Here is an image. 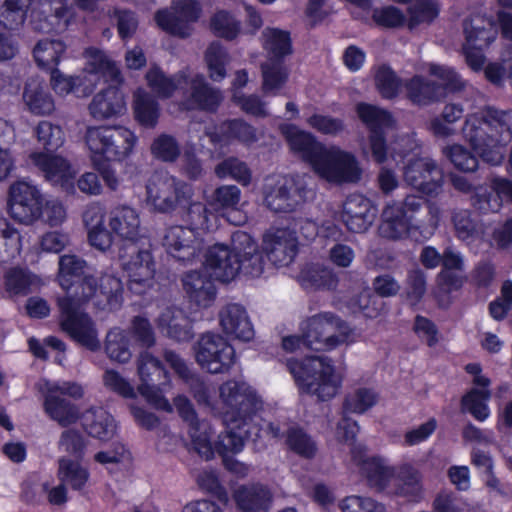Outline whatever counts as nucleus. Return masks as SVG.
Returning a JSON list of instances; mask_svg holds the SVG:
<instances>
[{
    "mask_svg": "<svg viewBox=\"0 0 512 512\" xmlns=\"http://www.w3.org/2000/svg\"><path fill=\"white\" fill-rule=\"evenodd\" d=\"M224 421L231 425L221 432L213 442L210 439L212 456H202L211 460L218 454L224 468L239 478L249 473V466L238 461L233 454L241 452L246 440L256 441L261 436L264 400L257 390L245 381L229 379L219 386Z\"/></svg>",
    "mask_w": 512,
    "mask_h": 512,
    "instance_id": "obj_1",
    "label": "nucleus"
},
{
    "mask_svg": "<svg viewBox=\"0 0 512 512\" xmlns=\"http://www.w3.org/2000/svg\"><path fill=\"white\" fill-rule=\"evenodd\" d=\"M462 133L484 162L498 166L504 160L503 148L512 140V110L486 106L466 117Z\"/></svg>",
    "mask_w": 512,
    "mask_h": 512,
    "instance_id": "obj_2",
    "label": "nucleus"
},
{
    "mask_svg": "<svg viewBox=\"0 0 512 512\" xmlns=\"http://www.w3.org/2000/svg\"><path fill=\"white\" fill-rule=\"evenodd\" d=\"M79 287L80 294L76 291L75 296L66 294L57 297V306L63 320H90L84 307L89 299L92 300L94 307L102 311H114L121 307L123 285L121 280L113 275L102 276L98 288L97 279L85 274Z\"/></svg>",
    "mask_w": 512,
    "mask_h": 512,
    "instance_id": "obj_3",
    "label": "nucleus"
},
{
    "mask_svg": "<svg viewBox=\"0 0 512 512\" xmlns=\"http://www.w3.org/2000/svg\"><path fill=\"white\" fill-rule=\"evenodd\" d=\"M287 368L294 377L300 394L315 397L317 402L333 399L342 386V377L336 373L334 362L328 356L290 358Z\"/></svg>",
    "mask_w": 512,
    "mask_h": 512,
    "instance_id": "obj_4",
    "label": "nucleus"
},
{
    "mask_svg": "<svg viewBox=\"0 0 512 512\" xmlns=\"http://www.w3.org/2000/svg\"><path fill=\"white\" fill-rule=\"evenodd\" d=\"M84 139L93 163L121 162L130 156L137 142L130 129L110 125L88 127Z\"/></svg>",
    "mask_w": 512,
    "mask_h": 512,
    "instance_id": "obj_5",
    "label": "nucleus"
},
{
    "mask_svg": "<svg viewBox=\"0 0 512 512\" xmlns=\"http://www.w3.org/2000/svg\"><path fill=\"white\" fill-rule=\"evenodd\" d=\"M192 197V186L167 171H155L147 180L146 202L158 213L185 208Z\"/></svg>",
    "mask_w": 512,
    "mask_h": 512,
    "instance_id": "obj_6",
    "label": "nucleus"
},
{
    "mask_svg": "<svg viewBox=\"0 0 512 512\" xmlns=\"http://www.w3.org/2000/svg\"><path fill=\"white\" fill-rule=\"evenodd\" d=\"M140 379L139 394L157 410L172 412L173 407L164 393L171 385L170 373L163 362L151 353H140L137 362Z\"/></svg>",
    "mask_w": 512,
    "mask_h": 512,
    "instance_id": "obj_7",
    "label": "nucleus"
},
{
    "mask_svg": "<svg viewBox=\"0 0 512 512\" xmlns=\"http://www.w3.org/2000/svg\"><path fill=\"white\" fill-rule=\"evenodd\" d=\"M426 203L425 198L416 194H408L401 201L388 202L381 213L379 235L388 240L408 237L412 230L419 228L414 223L415 216Z\"/></svg>",
    "mask_w": 512,
    "mask_h": 512,
    "instance_id": "obj_8",
    "label": "nucleus"
},
{
    "mask_svg": "<svg viewBox=\"0 0 512 512\" xmlns=\"http://www.w3.org/2000/svg\"><path fill=\"white\" fill-rule=\"evenodd\" d=\"M431 75L442 80L443 84L420 76L413 77L407 84V95L409 99L419 105H427L445 96V91L456 92L464 88L465 82L460 75L451 67L432 64Z\"/></svg>",
    "mask_w": 512,
    "mask_h": 512,
    "instance_id": "obj_9",
    "label": "nucleus"
},
{
    "mask_svg": "<svg viewBox=\"0 0 512 512\" xmlns=\"http://www.w3.org/2000/svg\"><path fill=\"white\" fill-rule=\"evenodd\" d=\"M197 364L210 374L228 373L236 361L235 348L219 334L207 332L194 345Z\"/></svg>",
    "mask_w": 512,
    "mask_h": 512,
    "instance_id": "obj_10",
    "label": "nucleus"
},
{
    "mask_svg": "<svg viewBox=\"0 0 512 512\" xmlns=\"http://www.w3.org/2000/svg\"><path fill=\"white\" fill-rule=\"evenodd\" d=\"M313 169L321 178L337 184L355 183L361 178L355 156L337 146H324Z\"/></svg>",
    "mask_w": 512,
    "mask_h": 512,
    "instance_id": "obj_11",
    "label": "nucleus"
},
{
    "mask_svg": "<svg viewBox=\"0 0 512 512\" xmlns=\"http://www.w3.org/2000/svg\"><path fill=\"white\" fill-rule=\"evenodd\" d=\"M119 259L128 275L129 290L143 294L152 285L155 274V262L148 248L139 243L124 244L119 250Z\"/></svg>",
    "mask_w": 512,
    "mask_h": 512,
    "instance_id": "obj_12",
    "label": "nucleus"
},
{
    "mask_svg": "<svg viewBox=\"0 0 512 512\" xmlns=\"http://www.w3.org/2000/svg\"><path fill=\"white\" fill-rule=\"evenodd\" d=\"M350 322H301L305 348L314 351H331L342 344L356 342V333Z\"/></svg>",
    "mask_w": 512,
    "mask_h": 512,
    "instance_id": "obj_13",
    "label": "nucleus"
},
{
    "mask_svg": "<svg viewBox=\"0 0 512 512\" xmlns=\"http://www.w3.org/2000/svg\"><path fill=\"white\" fill-rule=\"evenodd\" d=\"M44 196L40 189L28 180L12 183L8 191V211L19 223L30 225L42 217Z\"/></svg>",
    "mask_w": 512,
    "mask_h": 512,
    "instance_id": "obj_14",
    "label": "nucleus"
},
{
    "mask_svg": "<svg viewBox=\"0 0 512 512\" xmlns=\"http://www.w3.org/2000/svg\"><path fill=\"white\" fill-rule=\"evenodd\" d=\"M356 112L370 132L369 143L373 160L379 164L384 163L387 160L384 133L393 125L392 115L388 111L368 103L357 104Z\"/></svg>",
    "mask_w": 512,
    "mask_h": 512,
    "instance_id": "obj_15",
    "label": "nucleus"
},
{
    "mask_svg": "<svg viewBox=\"0 0 512 512\" xmlns=\"http://www.w3.org/2000/svg\"><path fill=\"white\" fill-rule=\"evenodd\" d=\"M179 96V105L185 110L214 112L222 101L220 90L211 87L203 75L187 72Z\"/></svg>",
    "mask_w": 512,
    "mask_h": 512,
    "instance_id": "obj_16",
    "label": "nucleus"
},
{
    "mask_svg": "<svg viewBox=\"0 0 512 512\" xmlns=\"http://www.w3.org/2000/svg\"><path fill=\"white\" fill-rule=\"evenodd\" d=\"M404 181L427 195H437L443 184V171L428 157H412L403 168Z\"/></svg>",
    "mask_w": 512,
    "mask_h": 512,
    "instance_id": "obj_17",
    "label": "nucleus"
},
{
    "mask_svg": "<svg viewBox=\"0 0 512 512\" xmlns=\"http://www.w3.org/2000/svg\"><path fill=\"white\" fill-rule=\"evenodd\" d=\"M313 196L301 179L283 178L269 188L265 194L266 206L276 212H291Z\"/></svg>",
    "mask_w": 512,
    "mask_h": 512,
    "instance_id": "obj_18",
    "label": "nucleus"
},
{
    "mask_svg": "<svg viewBox=\"0 0 512 512\" xmlns=\"http://www.w3.org/2000/svg\"><path fill=\"white\" fill-rule=\"evenodd\" d=\"M172 11L161 10L155 15L158 26L171 35L181 38L191 34V23L197 21L200 15L199 3L195 0H177L173 3Z\"/></svg>",
    "mask_w": 512,
    "mask_h": 512,
    "instance_id": "obj_19",
    "label": "nucleus"
},
{
    "mask_svg": "<svg viewBox=\"0 0 512 512\" xmlns=\"http://www.w3.org/2000/svg\"><path fill=\"white\" fill-rule=\"evenodd\" d=\"M162 246L174 259L191 263L202 250V240L195 229L182 225L167 228L162 237Z\"/></svg>",
    "mask_w": 512,
    "mask_h": 512,
    "instance_id": "obj_20",
    "label": "nucleus"
},
{
    "mask_svg": "<svg viewBox=\"0 0 512 512\" xmlns=\"http://www.w3.org/2000/svg\"><path fill=\"white\" fill-rule=\"evenodd\" d=\"M173 403L180 418L189 425V435L197 453L200 456L211 457L213 453L210 439L214 434L211 425L199 420L198 414L187 396L177 395L173 399Z\"/></svg>",
    "mask_w": 512,
    "mask_h": 512,
    "instance_id": "obj_21",
    "label": "nucleus"
},
{
    "mask_svg": "<svg viewBox=\"0 0 512 512\" xmlns=\"http://www.w3.org/2000/svg\"><path fill=\"white\" fill-rule=\"evenodd\" d=\"M232 244L238 253L239 274L250 278L261 276L264 271L265 260L257 242L251 235L244 231H237L232 234Z\"/></svg>",
    "mask_w": 512,
    "mask_h": 512,
    "instance_id": "obj_22",
    "label": "nucleus"
},
{
    "mask_svg": "<svg viewBox=\"0 0 512 512\" xmlns=\"http://www.w3.org/2000/svg\"><path fill=\"white\" fill-rule=\"evenodd\" d=\"M262 248L274 266H287L297 254L298 240L290 230L277 229L264 235Z\"/></svg>",
    "mask_w": 512,
    "mask_h": 512,
    "instance_id": "obj_23",
    "label": "nucleus"
},
{
    "mask_svg": "<svg viewBox=\"0 0 512 512\" xmlns=\"http://www.w3.org/2000/svg\"><path fill=\"white\" fill-rule=\"evenodd\" d=\"M377 209L366 197L353 194L346 198L341 212V220L347 229L363 233L373 224Z\"/></svg>",
    "mask_w": 512,
    "mask_h": 512,
    "instance_id": "obj_24",
    "label": "nucleus"
},
{
    "mask_svg": "<svg viewBox=\"0 0 512 512\" xmlns=\"http://www.w3.org/2000/svg\"><path fill=\"white\" fill-rule=\"evenodd\" d=\"M108 226L124 244L139 243L142 237L141 220L138 211L127 205H118L108 213Z\"/></svg>",
    "mask_w": 512,
    "mask_h": 512,
    "instance_id": "obj_25",
    "label": "nucleus"
},
{
    "mask_svg": "<svg viewBox=\"0 0 512 512\" xmlns=\"http://www.w3.org/2000/svg\"><path fill=\"white\" fill-rule=\"evenodd\" d=\"M233 248L223 244H215L208 248L205 253V268L211 272L217 280L221 282H230L239 275L237 266L238 253Z\"/></svg>",
    "mask_w": 512,
    "mask_h": 512,
    "instance_id": "obj_26",
    "label": "nucleus"
},
{
    "mask_svg": "<svg viewBox=\"0 0 512 512\" xmlns=\"http://www.w3.org/2000/svg\"><path fill=\"white\" fill-rule=\"evenodd\" d=\"M30 162L38 168L49 182L61 185V187L73 190V171L69 162L51 153L33 152L29 155Z\"/></svg>",
    "mask_w": 512,
    "mask_h": 512,
    "instance_id": "obj_27",
    "label": "nucleus"
},
{
    "mask_svg": "<svg viewBox=\"0 0 512 512\" xmlns=\"http://www.w3.org/2000/svg\"><path fill=\"white\" fill-rule=\"evenodd\" d=\"M182 285L189 301L199 308L209 307L216 299L215 284L205 272H187L182 278Z\"/></svg>",
    "mask_w": 512,
    "mask_h": 512,
    "instance_id": "obj_28",
    "label": "nucleus"
},
{
    "mask_svg": "<svg viewBox=\"0 0 512 512\" xmlns=\"http://www.w3.org/2000/svg\"><path fill=\"white\" fill-rule=\"evenodd\" d=\"M123 93L116 86H108L97 93L88 106L90 115L96 120H105L125 111Z\"/></svg>",
    "mask_w": 512,
    "mask_h": 512,
    "instance_id": "obj_29",
    "label": "nucleus"
},
{
    "mask_svg": "<svg viewBox=\"0 0 512 512\" xmlns=\"http://www.w3.org/2000/svg\"><path fill=\"white\" fill-rule=\"evenodd\" d=\"M43 409L61 427L75 424L81 416L78 406L59 395L55 389H49L44 395Z\"/></svg>",
    "mask_w": 512,
    "mask_h": 512,
    "instance_id": "obj_30",
    "label": "nucleus"
},
{
    "mask_svg": "<svg viewBox=\"0 0 512 512\" xmlns=\"http://www.w3.org/2000/svg\"><path fill=\"white\" fill-rule=\"evenodd\" d=\"M234 499L242 512H268L272 494L266 486L254 483L240 486L234 493Z\"/></svg>",
    "mask_w": 512,
    "mask_h": 512,
    "instance_id": "obj_31",
    "label": "nucleus"
},
{
    "mask_svg": "<svg viewBox=\"0 0 512 512\" xmlns=\"http://www.w3.org/2000/svg\"><path fill=\"white\" fill-rule=\"evenodd\" d=\"M283 134L289 144L290 149L299 154L311 166L322 152L324 145L317 142L315 137L294 125H288L283 128Z\"/></svg>",
    "mask_w": 512,
    "mask_h": 512,
    "instance_id": "obj_32",
    "label": "nucleus"
},
{
    "mask_svg": "<svg viewBox=\"0 0 512 512\" xmlns=\"http://www.w3.org/2000/svg\"><path fill=\"white\" fill-rule=\"evenodd\" d=\"M84 431L91 437L107 441L115 432L113 416L103 408H90L79 418Z\"/></svg>",
    "mask_w": 512,
    "mask_h": 512,
    "instance_id": "obj_33",
    "label": "nucleus"
},
{
    "mask_svg": "<svg viewBox=\"0 0 512 512\" xmlns=\"http://www.w3.org/2000/svg\"><path fill=\"white\" fill-rule=\"evenodd\" d=\"M23 101L29 112L37 116L50 115L55 110L52 95L44 83L38 79H30L26 82Z\"/></svg>",
    "mask_w": 512,
    "mask_h": 512,
    "instance_id": "obj_34",
    "label": "nucleus"
},
{
    "mask_svg": "<svg viewBox=\"0 0 512 512\" xmlns=\"http://www.w3.org/2000/svg\"><path fill=\"white\" fill-rule=\"evenodd\" d=\"M495 23L486 17L475 16L464 22L465 44L478 49L487 48L497 36Z\"/></svg>",
    "mask_w": 512,
    "mask_h": 512,
    "instance_id": "obj_35",
    "label": "nucleus"
},
{
    "mask_svg": "<svg viewBox=\"0 0 512 512\" xmlns=\"http://www.w3.org/2000/svg\"><path fill=\"white\" fill-rule=\"evenodd\" d=\"M491 397L490 386L472 387L460 399L461 412L470 414L478 422H484L491 415L489 407Z\"/></svg>",
    "mask_w": 512,
    "mask_h": 512,
    "instance_id": "obj_36",
    "label": "nucleus"
},
{
    "mask_svg": "<svg viewBox=\"0 0 512 512\" xmlns=\"http://www.w3.org/2000/svg\"><path fill=\"white\" fill-rule=\"evenodd\" d=\"M451 223L456 238L467 244L481 239L484 235L483 224L468 209H454L451 212Z\"/></svg>",
    "mask_w": 512,
    "mask_h": 512,
    "instance_id": "obj_37",
    "label": "nucleus"
},
{
    "mask_svg": "<svg viewBox=\"0 0 512 512\" xmlns=\"http://www.w3.org/2000/svg\"><path fill=\"white\" fill-rule=\"evenodd\" d=\"M96 322H59L61 330L65 332L76 345L97 352L101 348Z\"/></svg>",
    "mask_w": 512,
    "mask_h": 512,
    "instance_id": "obj_38",
    "label": "nucleus"
},
{
    "mask_svg": "<svg viewBox=\"0 0 512 512\" xmlns=\"http://www.w3.org/2000/svg\"><path fill=\"white\" fill-rule=\"evenodd\" d=\"M186 71L167 76L159 67H151L146 73L149 88L160 98H170L176 91L180 95Z\"/></svg>",
    "mask_w": 512,
    "mask_h": 512,
    "instance_id": "obj_39",
    "label": "nucleus"
},
{
    "mask_svg": "<svg viewBox=\"0 0 512 512\" xmlns=\"http://www.w3.org/2000/svg\"><path fill=\"white\" fill-rule=\"evenodd\" d=\"M397 481L395 495L405 498L408 502H421L424 492L421 474L417 469L409 464L401 466L397 474Z\"/></svg>",
    "mask_w": 512,
    "mask_h": 512,
    "instance_id": "obj_40",
    "label": "nucleus"
},
{
    "mask_svg": "<svg viewBox=\"0 0 512 512\" xmlns=\"http://www.w3.org/2000/svg\"><path fill=\"white\" fill-rule=\"evenodd\" d=\"M262 46L267 53V60H280L292 54L290 33L278 28L267 27L262 32Z\"/></svg>",
    "mask_w": 512,
    "mask_h": 512,
    "instance_id": "obj_41",
    "label": "nucleus"
},
{
    "mask_svg": "<svg viewBox=\"0 0 512 512\" xmlns=\"http://www.w3.org/2000/svg\"><path fill=\"white\" fill-rule=\"evenodd\" d=\"M299 278L303 287L315 290H335L339 282L333 269L320 264L307 265Z\"/></svg>",
    "mask_w": 512,
    "mask_h": 512,
    "instance_id": "obj_42",
    "label": "nucleus"
},
{
    "mask_svg": "<svg viewBox=\"0 0 512 512\" xmlns=\"http://www.w3.org/2000/svg\"><path fill=\"white\" fill-rule=\"evenodd\" d=\"M74 18L75 10L67 0L54 1L49 14L37 28L44 33H62L68 29Z\"/></svg>",
    "mask_w": 512,
    "mask_h": 512,
    "instance_id": "obj_43",
    "label": "nucleus"
},
{
    "mask_svg": "<svg viewBox=\"0 0 512 512\" xmlns=\"http://www.w3.org/2000/svg\"><path fill=\"white\" fill-rule=\"evenodd\" d=\"M85 57V69L87 71L96 74L104 81H120L119 67L104 51L97 48H88L85 51Z\"/></svg>",
    "mask_w": 512,
    "mask_h": 512,
    "instance_id": "obj_44",
    "label": "nucleus"
},
{
    "mask_svg": "<svg viewBox=\"0 0 512 512\" xmlns=\"http://www.w3.org/2000/svg\"><path fill=\"white\" fill-rule=\"evenodd\" d=\"M81 461L67 456H63L58 460L57 475L59 480L75 491L82 490L90 478L88 468L82 466Z\"/></svg>",
    "mask_w": 512,
    "mask_h": 512,
    "instance_id": "obj_45",
    "label": "nucleus"
},
{
    "mask_svg": "<svg viewBox=\"0 0 512 512\" xmlns=\"http://www.w3.org/2000/svg\"><path fill=\"white\" fill-rule=\"evenodd\" d=\"M285 445L290 452L304 460H313L319 450L316 440L298 426L287 429Z\"/></svg>",
    "mask_w": 512,
    "mask_h": 512,
    "instance_id": "obj_46",
    "label": "nucleus"
},
{
    "mask_svg": "<svg viewBox=\"0 0 512 512\" xmlns=\"http://www.w3.org/2000/svg\"><path fill=\"white\" fill-rule=\"evenodd\" d=\"M38 279L26 269L13 267L9 268L3 276L4 294L9 297L26 296L32 292Z\"/></svg>",
    "mask_w": 512,
    "mask_h": 512,
    "instance_id": "obj_47",
    "label": "nucleus"
},
{
    "mask_svg": "<svg viewBox=\"0 0 512 512\" xmlns=\"http://www.w3.org/2000/svg\"><path fill=\"white\" fill-rule=\"evenodd\" d=\"M87 262L75 254H65L59 257L57 279L60 286L68 291L86 274Z\"/></svg>",
    "mask_w": 512,
    "mask_h": 512,
    "instance_id": "obj_48",
    "label": "nucleus"
},
{
    "mask_svg": "<svg viewBox=\"0 0 512 512\" xmlns=\"http://www.w3.org/2000/svg\"><path fill=\"white\" fill-rule=\"evenodd\" d=\"M262 91L277 95L289 78V69L284 61L266 60L261 64Z\"/></svg>",
    "mask_w": 512,
    "mask_h": 512,
    "instance_id": "obj_49",
    "label": "nucleus"
},
{
    "mask_svg": "<svg viewBox=\"0 0 512 512\" xmlns=\"http://www.w3.org/2000/svg\"><path fill=\"white\" fill-rule=\"evenodd\" d=\"M66 46L61 40L42 39L37 42L33 49V56L38 67L51 72L57 69Z\"/></svg>",
    "mask_w": 512,
    "mask_h": 512,
    "instance_id": "obj_50",
    "label": "nucleus"
},
{
    "mask_svg": "<svg viewBox=\"0 0 512 512\" xmlns=\"http://www.w3.org/2000/svg\"><path fill=\"white\" fill-rule=\"evenodd\" d=\"M134 113L142 126L153 128L160 115L158 102L145 90L138 89L134 94Z\"/></svg>",
    "mask_w": 512,
    "mask_h": 512,
    "instance_id": "obj_51",
    "label": "nucleus"
},
{
    "mask_svg": "<svg viewBox=\"0 0 512 512\" xmlns=\"http://www.w3.org/2000/svg\"><path fill=\"white\" fill-rule=\"evenodd\" d=\"M378 400L379 394L374 389L360 387L345 395L342 411L361 415L373 408Z\"/></svg>",
    "mask_w": 512,
    "mask_h": 512,
    "instance_id": "obj_52",
    "label": "nucleus"
},
{
    "mask_svg": "<svg viewBox=\"0 0 512 512\" xmlns=\"http://www.w3.org/2000/svg\"><path fill=\"white\" fill-rule=\"evenodd\" d=\"M32 0H0V25L14 30L22 26Z\"/></svg>",
    "mask_w": 512,
    "mask_h": 512,
    "instance_id": "obj_53",
    "label": "nucleus"
},
{
    "mask_svg": "<svg viewBox=\"0 0 512 512\" xmlns=\"http://www.w3.org/2000/svg\"><path fill=\"white\" fill-rule=\"evenodd\" d=\"M105 352L113 361L123 364L129 362L132 357L129 335L116 328L109 330L105 339Z\"/></svg>",
    "mask_w": 512,
    "mask_h": 512,
    "instance_id": "obj_54",
    "label": "nucleus"
},
{
    "mask_svg": "<svg viewBox=\"0 0 512 512\" xmlns=\"http://www.w3.org/2000/svg\"><path fill=\"white\" fill-rule=\"evenodd\" d=\"M214 171L218 178H231L243 186L249 185L252 180V171L247 163L234 156L222 160Z\"/></svg>",
    "mask_w": 512,
    "mask_h": 512,
    "instance_id": "obj_55",
    "label": "nucleus"
},
{
    "mask_svg": "<svg viewBox=\"0 0 512 512\" xmlns=\"http://www.w3.org/2000/svg\"><path fill=\"white\" fill-rule=\"evenodd\" d=\"M360 471L367 479L369 486L379 490H384L393 477V469L384 465L382 458L378 456L368 458Z\"/></svg>",
    "mask_w": 512,
    "mask_h": 512,
    "instance_id": "obj_56",
    "label": "nucleus"
},
{
    "mask_svg": "<svg viewBox=\"0 0 512 512\" xmlns=\"http://www.w3.org/2000/svg\"><path fill=\"white\" fill-rule=\"evenodd\" d=\"M38 143L47 151L53 152L64 144V132L59 125L50 121H40L34 129Z\"/></svg>",
    "mask_w": 512,
    "mask_h": 512,
    "instance_id": "obj_57",
    "label": "nucleus"
},
{
    "mask_svg": "<svg viewBox=\"0 0 512 512\" xmlns=\"http://www.w3.org/2000/svg\"><path fill=\"white\" fill-rule=\"evenodd\" d=\"M205 60L209 69V76L213 81H221L226 76L225 66L229 61L226 50L219 42H213L207 49Z\"/></svg>",
    "mask_w": 512,
    "mask_h": 512,
    "instance_id": "obj_58",
    "label": "nucleus"
},
{
    "mask_svg": "<svg viewBox=\"0 0 512 512\" xmlns=\"http://www.w3.org/2000/svg\"><path fill=\"white\" fill-rule=\"evenodd\" d=\"M59 449L65 451L74 460H83L87 441L83 434L73 428L64 430L59 438Z\"/></svg>",
    "mask_w": 512,
    "mask_h": 512,
    "instance_id": "obj_59",
    "label": "nucleus"
},
{
    "mask_svg": "<svg viewBox=\"0 0 512 512\" xmlns=\"http://www.w3.org/2000/svg\"><path fill=\"white\" fill-rule=\"evenodd\" d=\"M408 13V27L414 29L419 24L432 22L439 14V7L434 0H416Z\"/></svg>",
    "mask_w": 512,
    "mask_h": 512,
    "instance_id": "obj_60",
    "label": "nucleus"
},
{
    "mask_svg": "<svg viewBox=\"0 0 512 512\" xmlns=\"http://www.w3.org/2000/svg\"><path fill=\"white\" fill-rule=\"evenodd\" d=\"M221 133L228 139H235L244 144L257 141L256 129L242 119H233L222 123Z\"/></svg>",
    "mask_w": 512,
    "mask_h": 512,
    "instance_id": "obj_61",
    "label": "nucleus"
},
{
    "mask_svg": "<svg viewBox=\"0 0 512 512\" xmlns=\"http://www.w3.org/2000/svg\"><path fill=\"white\" fill-rule=\"evenodd\" d=\"M443 154L454 167L463 172H474L478 167V158L466 147L454 144L443 148Z\"/></svg>",
    "mask_w": 512,
    "mask_h": 512,
    "instance_id": "obj_62",
    "label": "nucleus"
},
{
    "mask_svg": "<svg viewBox=\"0 0 512 512\" xmlns=\"http://www.w3.org/2000/svg\"><path fill=\"white\" fill-rule=\"evenodd\" d=\"M151 153L161 161L174 162L180 155V145L173 136L161 134L154 139Z\"/></svg>",
    "mask_w": 512,
    "mask_h": 512,
    "instance_id": "obj_63",
    "label": "nucleus"
},
{
    "mask_svg": "<svg viewBox=\"0 0 512 512\" xmlns=\"http://www.w3.org/2000/svg\"><path fill=\"white\" fill-rule=\"evenodd\" d=\"M375 83L381 96L387 99L395 97L401 85L400 79L387 65L378 67L375 74Z\"/></svg>",
    "mask_w": 512,
    "mask_h": 512,
    "instance_id": "obj_64",
    "label": "nucleus"
}]
</instances>
